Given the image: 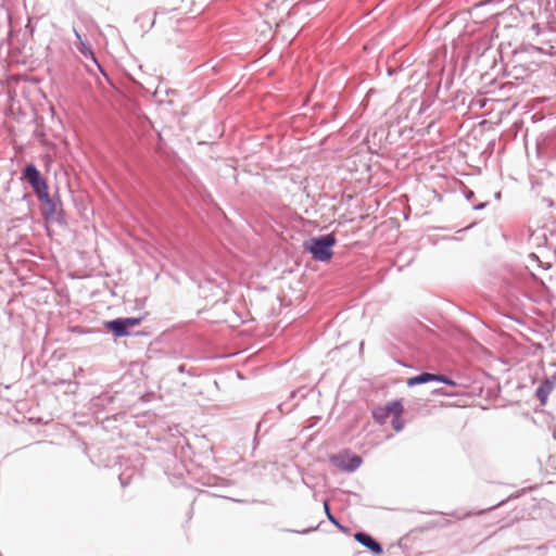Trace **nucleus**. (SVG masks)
Returning <instances> with one entry per match:
<instances>
[{
  "mask_svg": "<svg viewBox=\"0 0 556 556\" xmlns=\"http://www.w3.org/2000/svg\"><path fill=\"white\" fill-rule=\"evenodd\" d=\"M337 240L332 233L311 238L304 243L305 249L319 262H328L332 256V248Z\"/></svg>",
  "mask_w": 556,
  "mask_h": 556,
  "instance_id": "obj_1",
  "label": "nucleus"
},
{
  "mask_svg": "<svg viewBox=\"0 0 556 556\" xmlns=\"http://www.w3.org/2000/svg\"><path fill=\"white\" fill-rule=\"evenodd\" d=\"M24 177L28 181V184L34 189L38 199L47 198V189L48 185L46 180L41 177L40 172L34 164H28L24 169Z\"/></svg>",
  "mask_w": 556,
  "mask_h": 556,
  "instance_id": "obj_2",
  "label": "nucleus"
},
{
  "mask_svg": "<svg viewBox=\"0 0 556 556\" xmlns=\"http://www.w3.org/2000/svg\"><path fill=\"white\" fill-rule=\"evenodd\" d=\"M330 462L342 471L353 472L362 465V457L353 456H331Z\"/></svg>",
  "mask_w": 556,
  "mask_h": 556,
  "instance_id": "obj_3",
  "label": "nucleus"
},
{
  "mask_svg": "<svg viewBox=\"0 0 556 556\" xmlns=\"http://www.w3.org/2000/svg\"><path fill=\"white\" fill-rule=\"evenodd\" d=\"M354 539L361 545H363L364 547H366L370 552H372L375 555H380L383 552L382 546L376 540H374L370 535H368L364 532L355 533Z\"/></svg>",
  "mask_w": 556,
  "mask_h": 556,
  "instance_id": "obj_4",
  "label": "nucleus"
},
{
  "mask_svg": "<svg viewBox=\"0 0 556 556\" xmlns=\"http://www.w3.org/2000/svg\"><path fill=\"white\" fill-rule=\"evenodd\" d=\"M77 49L84 56L85 62H91L102 74H104L93 50L87 41H81L80 45H77Z\"/></svg>",
  "mask_w": 556,
  "mask_h": 556,
  "instance_id": "obj_5",
  "label": "nucleus"
},
{
  "mask_svg": "<svg viewBox=\"0 0 556 556\" xmlns=\"http://www.w3.org/2000/svg\"><path fill=\"white\" fill-rule=\"evenodd\" d=\"M402 413H403V405H402L401 401L394 400L393 401V415H392V419H391V425H392V428L396 432L401 431L404 428V421L401 418Z\"/></svg>",
  "mask_w": 556,
  "mask_h": 556,
  "instance_id": "obj_6",
  "label": "nucleus"
},
{
  "mask_svg": "<svg viewBox=\"0 0 556 556\" xmlns=\"http://www.w3.org/2000/svg\"><path fill=\"white\" fill-rule=\"evenodd\" d=\"M105 327L111 330L116 338L126 337L129 334V331L126 329L122 318L106 321Z\"/></svg>",
  "mask_w": 556,
  "mask_h": 556,
  "instance_id": "obj_7",
  "label": "nucleus"
},
{
  "mask_svg": "<svg viewBox=\"0 0 556 556\" xmlns=\"http://www.w3.org/2000/svg\"><path fill=\"white\" fill-rule=\"evenodd\" d=\"M374 419L383 425L387 422L388 418L393 415V401L389 402L386 406L379 407L372 413Z\"/></svg>",
  "mask_w": 556,
  "mask_h": 556,
  "instance_id": "obj_8",
  "label": "nucleus"
},
{
  "mask_svg": "<svg viewBox=\"0 0 556 556\" xmlns=\"http://www.w3.org/2000/svg\"><path fill=\"white\" fill-rule=\"evenodd\" d=\"M435 378V375L433 374H428V372H422L418 376H415V377H412L408 379L407 381V386L408 387H413V386H416V384H421V383H426V382H429V381H434Z\"/></svg>",
  "mask_w": 556,
  "mask_h": 556,
  "instance_id": "obj_9",
  "label": "nucleus"
},
{
  "mask_svg": "<svg viewBox=\"0 0 556 556\" xmlns=\"http://www.w3.org/2000/svg\"><path fill=\"white\" fill-rule=\"evenodd\" d=\"M553 389V383L549 381H544L538 389H536V396L540 400L542 404L546 403L547 396L551 393Z\"/></svg>",
  "mask_w": 556,
  "mask_h": 556,
  "instance_id": "obj_10",
  "label": "nucleus"
},
{
  "mask_svg": "<svg viewBox=\"0 0 556 556\" xmlns=\"http://www.w3.org/2000/svg\"><path fill=\"white\" fill-rule=\"evenodd\" d=\"M45 204V211L43 214L46 217H52L56 212V204L55 202L50 198L49 192L47 191V198L39 199Z\"/></svg>",
  "mask_w": 556,
  "mask_h": 556,
  "instance_id": "obj_11",
  "label": "nucleus"
},
{
  "mask_svg": "<svg viewBox=\"0 0 556 556\" xmlns=\"http://www.w3.org/2000/svg\"><path fill=\"white\" fill-rule=\"evenodd\" d=\"M324 508L327 515L328 520L334 525L338 529L345 531L346 529L341 526V523L338 521V519L330 513L329 505L327 502L324 503Z\"/></svg>",
  "mask_w": 556,
  "mask_h": 556,
  "instance_id": "obj_12",
  "label": "nucleus"
},
{
  "mask_svg": "<svg viewBox=\"0 0 556 556\" xmlns=\"http://www.w3.org/2000/svg\"><path fill=\"white\" fill-rule=\"evenodd\" d=\"M126 329L128 330V327H132L138 325L141 321V318H122Z\"/></svg>",
  "mask_w": 556,
  "mask_h": 556,
  "instance_id": "obj_13",
  "label": "nucleus"
},
{
  "mask_svg": "<svg viewBox=\"0 0 556 556\" xmlns=\"http://www.w3.org/2000/svg\"><path fill=\"white\" fill-rule=\"evenodd\" d=\"M435 378L437 379H434V381H439V382H442V383L447 384V386H454L455 384V382L452 379L446 378L444 376L435 375Z\"/></svg>",
  "mask_w": 556,
  "mask_h": 556,
  "instance_id": "obj_14",
  "label": "nucleus"
},
{
  "mask_svg": "<svg viewBox=\"0 0 556 556\" xmlns=\"http://www.w3.org/2000/svg\"><path fill=\"white\" fill-rule=\"evenodd\" d=\"M73 31H74V35H75V37L77 39V45H80L81 41H86L83 38L81 34L75 27L73 28Z\"/></svg>",
  "mask_w": 556,
  "mask_h": 556,
  "instance_id": "obj_15",
  "label": "nucleus"
},
{
  "mask_svg": "<svg viewBox=\"0 0 556 556\" xmlns=\"http://www.w3.org/2000/svg\"><path fill=\"white\" fill-rule=\"evenodd\" d=\"M486 205H488V202H483V203L475 205L473 210L480 211V210H483Z\"/></svg>",
  "mask_w": 556,
  "mask_h": 556,
  "instance_id": "obj_16",
  "label": "nucleus"
},
{
  "mask_svg": "<svg viewBox=\"0 0 556 556\" xmlns=\"http://www.w3.org/2000/svg\"><path fill=\"white\" fill-rule=\"evenodd\" d=\"M529 258L533 263H538V264L540 263V260L535 254H530Z\"/></svg>",
  "mask_w": 556,
  "mask_h": 556,
  "instance_id": "obj_17",
  "label": "nucleus"
},
{
  "mask_svg": "<svg viewBox=\"0 0 556 556\" xmlns=\"http://www.w3.org/2000/svg\"><path fill=\"white\" fill-rule=\"evenodd\" d=\"M465 197L467 200H470L473 197V191H471V190L467 191Z\"/></svg>",
  "mask_w": 556,
  "mask_h": 556,
  "instance_id": "obj_18",
  "label": "nucleus"
},
{
  "mask_svg": "<svg viewBox=\"0 0 556 556\" xmlns=\"http://www.w3.org/2000/svg\"><path fill=\"white\" fill-rule=\"evenodd\" d=\"M532 30L538 35L539 34V25L538 24H534L532 26Z\"/></svg>",
  "mask_w": 556,
  "mask_h": 556,
  "instance_id": "obj_19",
  "label": "nucleus"
},
{
  "mask_svg": "<svg viewBox=\"0 0 556 556\" xmlns=\"http://www.w3.org/2000/svg\"><path fill=\"white\" fill-rule=\"evenodd\" d=\"M309 531H311V530H303V531H301L300 533L305 534V533H308Z\"/></svg>",
  "mask_w": 556,
  "mask_h": 556,
  "instance_id": "obj_20",
  "label": "nucleus"
},
{
  "mask_svg": "<svg viewBox=\"0 0 556 556\" xmlns=\"http://www.w3.org/2000/svg\"><path fill=\"white\" fill-rule=\"evenodd\" d=\"M197 282H198L199 288H203V286L200 281H197Z\"/></svg>",
  "mask_w": 556,
  "mask_h": 556,
  "instance_id": "obj_21",
  "label": "nucleus"
}]
</instances>
